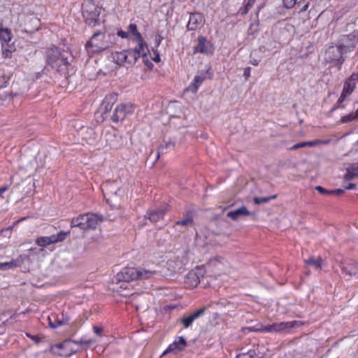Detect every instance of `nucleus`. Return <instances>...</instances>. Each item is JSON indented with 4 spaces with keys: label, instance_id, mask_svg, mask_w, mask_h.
<instances>
[{
    "label": "nucleus",
    "instance_id": "9d476101",
    "mask_svg": "<svg viewBox=\"0 0 358 358\" xmlns=\"http://www.w3.org/2000/svg\"><path fill=\"white\" fill-rule=\"evenodd\" d=\"M70 231H60L59 233L52 234L50 236H40L36 239L35 243L39 247H48L51 244L64 241L68 236L70 235Z\"/></svg>",
    "mask_w": 358,
    "mask_h": 358
},
{
    "label": "nucleus",
    "instance_id": "0eeeda50",
    "mask_svg": "<svg viewBox=\"0 0 358 358\" xmlns=\"http://www.w3.org/2000/svg\"><path fill=\"white\" fill-rule=\"evenodd\" d=\"M135 52L130 49L124 50L120 52H115L111 54L113 61L119 66H130L134 65L136 60Z\"/></svg>",
    "mask_w": 358,
    "mask_h": 358
},
{
    "label": "nucleus",
    "instance_id": "c9c22d12",
    "mask_svg": "<svg viewBox=\"0 0 358 358\" xmlns=\"http://www.w3.org/2000/svg\"><path fill=\"white\" fill-rule=\"evenodd\" d=\"M193 223V218L189 216L185 219L176 222V225L187 226Z\"/></svg>",
    "mask_w": 358,
    "mask_h": 358
},
{
    "label": "nucleus",
    "instance_id": "393cba45",
    "mask_svg": "<svg viewBox=\"0 0 358 358\" xmlns=\"http://www.w3.org/2000/svg\"><path fill=\"white\" fill-rule=\"evenodd\" d=\"M330 142L329 140H315L310 141L301 142L299 143L294 144L291 149L296 150L300 148H303L306 146L313 147L320 144H328Z\"/></svg>",
    "mask_w": 358,
    "mask_h": 358
},
{
    "label": "nucleus",
    "instance_id": "5fc2aeb1",
    "mask_svg": "<svg viewBox=\"0 0 358 358\" xmlns=\"http://www.w3.org/2000/svg\"><path fill=\"white\" fill-rule=\"evenodd\" d=\"M26 219H27V217H22V218H20V220H17V221L14 223V224H17L18 223H20V222H22L23 220H25Z\"/></svg>",
    "mask_w": 358,
    "mask_h": 358
},
{
    "label": "nucleus",
    "instance_id": "6e6552de",
    "mask_svg": "<svg viewBox=\"0 0 358 358\" xmlns=\"http://www.w3.org/2000/svg\"><path fill=\"white\" fill-rule=\"evenodd\" d=\"M358 44V30L349 34L341 35L338 41V45L345 53L352 52Z\"/></svg>",
    "mask_w": 358,
    "mask_h": 358
},
{
    "label": "nucleus",
    "instance_id": "09e8293b",
    "mask_svg": "<svg viewBox=\"0 0 358 358\" xmlns=\"http://www.w3.org/2000/svg\"><path fill=\"white\" fill-rule=\"evenodd\" d=\"M152 60L155 62H160V56L158 52H155V57L152 58Z\"/></svg>",
    "mask_w": 358,
    "mask_h": 358
},
{
    "label": "nucleus",
    "instance_id": "bb28decb",
    "mask_svg": "<svg viewBox=\"0 0 358 358\" xmlns=\"http://www.w3.org/2000/svg\"><path fill=\"white\" fill-rule=\"evenodd\" d=\"M342 271L350 276H355L358 275V264L351 261L347 266L342 267Z\"/></svg>",
    "mask_w": 358,
    "mask_h": 358
},
{
    "label": "nucleus",
    "instance_id": "473e14b6",
    "mask_svg": "<svg viewBox=\"0 0 358 358\" xmlns=\"http://www.w3.org/2000/svg\"><path fill=\"white\" fill-rule=\"evenodd\" d=\"M305 0H282L283 6L286 8H292L295 5L303 3Z\"/></svg>",
    "mask_w": 358,
    "mask_h": 358
},
{
    "label": "nucleus",
    "instance_id": "4c0bfd02",
    "mask_svg": "<svg viewBox=\"0 0 358 358\" xmlns=\"http://www.w3.org/2000/svg\"><path fill=\"white\" fill-rule=\"evenodd\" d=\"M117 35L122 38H128L129 37L130 35L132 36V34H131V32L129 31V30L128 29V31H124L123 30H119L117 32Z\"/></svg>",
    "mask_w": 358,
    "mask_h": 358
},
{
    "label": "nucleus",
    "instance_id": "5701e85b",
    "mask_svg": "<svg viewBox=\"0 0 358 358\" xmlns=\"http://www.w3.org/2000/svg\"><path fill=\"white\" fill-rule=\"evenodd\" d=\"M16 50L14 43H3L1 44L2 57L5 59L11 58L13 52Z\"/></svg>",
    "mask_w": 358,
    "mask_h": 358
},
{
    "label": "nucleus",
    "instance_id": "58836bf2",
    "mask_svg": "<svg viewBox=\"0 0 358 358\" xmlns=\"http://www.w3.org/2000/svg\"><path fill=\"white\" fill-rule=\"evenodd\" d=\"M25 335L27 337L31 339L36 343H39L41 341V338L40 336H38V335H32L29 333H26Z\"/></svg>",
    "mask_w": 358,
    "mask_h": 358
},
{
    "label": "nucleus",
    "instance_id": "1a4fd4ad",
    "mask_svg": "<svg viewBox=\"0 0 358 358\" xmlns=\"http://www.w3.org/2000/svg\"><path fill=\"white\" fill-rule=\"evenodd\" d=\"M358 83V73L353 72L343 83L341 94L337 100V103H343L345 99L350 96L355 91Z\"/></svg>",
    "mask_w": 358,
    "mask_h": 358
},
{
    "label": "nucleus",
    "instance_id": "864d4df0",
    "mask_svg": "<svg viewBox=\"0 0 358 358\" xmlns=\"http://www.w3.org/2000/svg\"><path fill=\"white\" fill-rule=\"evenodd\" d=\"M250 63L254 66H257L259 64V61L257 59H253Z\"/></svg>",
    "mask_w": 358,
    "mask_h": 358
},
{
    "label": "nucleus",
    "instance_id": "f3484780",
    "mask_svg": "<svg viewBox=\"0 0 358 358\" xmlns=\"http://www.w3.org/2000/svg\"><path fill=\"white\" fill-rule=\"evenodd\" d=\"M206 308H202L199 310H196L194 313H191L188 316L183 317L180 318V322L182 324L184 328H189L193 323V322L202 315L205 312Z\"/></svg>",
    "mask_w": 358,
    "mask_h": 358
},
{
    "label": "nucleus",
    "instance_id": "c756f323",
    "mask_svg": "<svg viewBox=\"0 0 358 358\" xmlns=\"http://www.w3.org/2000/svg\"><path fill=\"white\" fill-rule=\"evenodd\" d=\"M304 263L307 265H311L315 269L318 270L322 268L323 260L321 257L314 258L313 257H310L305 259Z\"/></svg>",
    "mask_w": 358,
    "mask_h": 358
},
{
    "label": "nucleus",
    "instance_id": "4468645a",
    "mask_svg": "<svg viewBox=\"0 0 358 358\" xmlns=\"http://www.w3.org/2000/svg\"><path fill=\"white\" fill-rule=\"evenodd\" d=\"M169 210V206L168 205H164L155 208H150L147 211L145 218H148L151 222H157L164 219Z\"/></svg>",
    "mask_w": 358,
    "mask_h": 358
},
{
    "label": "nucleus",
    "instance_id": "dca6fc26",
    "mask_svg": "<svg viewBox=\"0 0 358 358\" xmlns=\"http://www.w3.org/2000/svg\"><path fill=\"white\" fill-rule=\"evenodd\" d=\"M204 21L202 14L199 13H192L189 16L187 27L189 30H196L202 27Z\"/></svg>",
    "mask_w": 358,
    "mask_h": 358
},
{
    "label": "nucleus",
    "instance_id": "13d9d810",
    "mask_svg": "<svg viewBox=\"0 0 358 358\" xmlns=\"http://www.w3.org/2000/svg\"><path fill=\"white\" fill-rule=\"evenodd\" d=\"M70 355H71V353L64 354V356H69Z\"/></svg>",
    "mask_w": 358,
    "mask_h": 358
},
{
    "label": "nucleus",
    "instance_id": "de8ad7c7",
    "mask_svg": "<svg viewBox=\"0 0 358 358\" xmlns=\"http://www.w3.org/2000/svg\"><path fill=\"white\" fill-rule=\"evenodd\" d=\"M243 76L245 78H248L250 76V67H246L244 69Z\"/></svg>",
    "mask_w": 358,
    "mask_h": 358
},
{
    "label": "nucleus",
    "instance_id": "9b49d317",
    "mask_svg": "<svg viewBox=\"0 0 358 358\" xmlns=\"http://www.w3.org/2000/svg\"><path fill=\"white\" fill-rule=\"evenodd\" d=\"M134 109L135 106L132 103H120L115 108L111 120L115 123L122 122L127 115L134 112Z\"/></svg>",
    "mask_w": 358,
    "mask_h": 358
},
{
    "label": "nucleus",
    "instance_id": "79ce46f5",
    "mask_svg": "<svg viewBox=\"0 0 358 358\" xmlns=\"http://www.w3.org/2000/svg\"><path fill=\"white\" fill-rule=\"evenodd\" d=\"M93 330L96 335L101 336L103 331V328L102 327H99V326H94Z\"/></svg>",
    "mask_w": 358,
    "mask_h": 358
},
{
    "label": "nucleus",
    "instance_id": "6ab92c4d",
    "mask_svg": "<svg viewBox=\"0 0 358 358\" xmlns=\"http://www.w3.org/2000/svg\"><path fill=\"white\" fill-rule=\"evenodd\" d=\"M255 331L262 332V333H267V332H282L283 327L282 322H275L271 324H268L266 326H262L259 329H256L254 330Z\"/></svg>",
    "mask_w": 358,
    "mask_h": 358
},
{
    "label": "nucleus",
    "instance_id": "a18cd8bd",
    "mask_svg": "<svg viewBox=\"0 0 358 358\" xmlns=\"http://www.w3.org/2000/svg\"><path fill=\"white\" fill-rule=\"evenodd\" d=\"M10 188V185H5L2 187H0V197L2 196V194L6 192L7 190H8V189Z\"/></svg>",
    "mask_w": 358,
    "mask_h": 358
},
{
    "label": "nucleus",
    "instance_id": "c03bdc74",
    "mask_svg": "<svg viewBox=\"0 0 358 358\" xmlns=\"http://www.w3.org/2000/svg\"><path fill=\"white\" fill-rule=\"evenodd\" d=\"M345 108V104H343V103H337V102H336V104L333 106L332 110H336L338 108L344 109Z\"/></svg>",
    "mask_w": 358,
    "mask_h": 358
},
{
    "label": "nucleus",
    "instance_id": "c85d7f7f",
    "mask_svg": "<svg viewBox=\"0 0 358 358\" xmlns=\"http://www.w3.org/2000/svg\"><path fill=\"white\" fill-rule=\"evenodd\" d=\"M13 38L11 31L7 28H3L0 24V40L1 44L3 43L10 42Z\"/></svg>",
    "mask_w": 358,
    "mask_h": 358
},
{
    "label": "nucleus",
    "instance_id": "f257e3e1",
    "mask_svg": "<svg viewBox=\"0 0 358 358\" xmlns=\"http://www.w3.org/2000/svg\"><path fill=\"white\" fill-rule=\"evenodd\" d=\"M115 36L105 31L94 33L86 43L85 48L89 55L92 56L106 50L115 43Z\"/></svg>",
    "mask_w": 358,
    "mask_h": 358
},
{
    "label": "nucleus",
    "instance_id": "7ed1b4c3",
    "mask_svg": "<svg viewBox=\"0 0 358 358\" xmlns=\"http://www.w3.org/2000/svg\"><path fill=\"white\" fill-rule=\"evenodd\" d=\"M156 273L155 271L134 267L123 268L117 273L116 278L120 282H131L137 280L148 279Z\"/></svg>",
    "mask_w": 358,
    "mask_h": 358
},
{
    "label": "nucleus",
    "instance_id": "72a5a7b5",
    "mask_svg": "<svg viewBox=\"0 0 358 358\" xmlns=\"http://www.w3.org/2000/svg\"><path fill=\"white\" fill-rule=\"evenodd\" d=\"M277 197L276 194L268 197H255L253 201L255 204H260L262 203H267L271 199H275Z\"/></svg>",
    "mask_w": 358,
    "mask_h": 358
},
{
    "label": "nucleus",
    "instance_id": "423d86ee",
    "mask_svg": "<svg viewBox=\"0 0 358 358\" xmlns=\"http://www.w3.org/2000/svg\"><path fill=\"white\" fill-rule=\"evenodd\" d=\"M345 54L337 45L336 46H329L325 51L324 59L327 62L332 64L334 66L341 69L342 64L345 62L343 55Z\"/></svg>",
    "mask_w": 358,
    "mask_h": 358
},
{
    "label": "nucleus",
    "instance_id": "aec40b11",
    "mask_svg": "<svg viewBox=\"0 0 358 358\" xmlns=\"http://www.w3.org/2000/svg\"><path fill=\"white\" fill-rule=\"evenodd\" d=\"M257 349L258 347L255 345L248 350L241 348V352L236 355V358H259Z\"/></svg>",
    "mask_w": 358,
    "mask_h": 358
},
{
    "label": "nucleus",
    "instance_id": "603ef678",
    "mask_svg": "<svg viewBox=\"0 0 358 358\" xmlns=\"http://www.w3.org/2000/svg\"><path fill=\"white\" fill-rule=\"evenodd\" d=\"M355 185L353 183H350L347 187H345V189H352L355 188Z\"/></svg>",
    "mask_w": 358,
    "mask_h": 358
},
{
    "label": "nucleus",
    "instance_id": "8fccbe9b",
    "mask_svg": "<svg viewBox=\"0 0 358 358\" xmlns=\"http://www.w3.org/2000/svg\"><path fill=\"white\" fill-rule=\"evenodd\" d=\"M309 6V3L308 2H306L303 6V7L300 9V11L299 12H304L306 11L308 8Z\"/></svg>",
    "mask_w": 358,
    "mask_h": 358
},
{
    "label": "nucleus",
    "instance_id": "a19ab883",
    "mask_svg": "<svg viewBox=\"0 0 358 358\" xmlns=\"http://www.w3.org/2000/svg\"><path fill=\"white\" fill-rule=\"evenodd\" d=\"M255 2V0H248V2L245 6V10L243 14H246L248 10L252 7Z\"/></svg>",
    "mask_w": 358,
    "mask_h": 358
},
{
    "label": "nucleus",
    "instance_id": "e433bc0d",
    "mask_svg": "<svg viewBox=\"0 0 358 358\" xmlns=\"http://www.w3.org/2000/svg\"><path fill=\"white\" fill-rule=\"evenodd\" d=\"M187 278L188 279H189V278L192 279V287H196L200 282L199 278L198 276H196V275L195 273H189V275L187 276Z\"/></svg>",
    "mask_w": 358,
    "mask_h": 358
},
{
    "label": "nucleus",
    "instance_id": "4be33fe9",
    "mask_svg": "<svg viewBox=\"0 0 358 358\" xmlns=\"http://www.w3.org/2000/svg\"><path fill=\"white\" fill-rule=\"evenodd\" d=\"M206 77L196 75L194 76L193 81L189 84L188 87L186 89L187 91H190L192 93L195 94L198 92L199 88L205 80Z\"/></svg>",
    "mask_w": 358,
    "mask_h": 358
},
{
    "label": "nucleus",
    "instance_id": "39448f33",
    "mask_svg": "<svg viewBox=\"0 0 358 358\" xmlns=\"http://www.w3.org/2000/svg\"><path fill=\"white\" fill-rule=\"evenodd\" d=\"M129 30L132 34V41L136 43L135 48H130V50L135 52V59L137 61L140 57H146L149 52V49L141 34L138 31L136 24L131 23L129 25Z\"/></svg>",
    "mask_w": 358,
    "mask_h": 358
},
{
    "label": "nucleus",
    "instance_id": "b1692460",
    "mask_svg": "<svg viewBox=\"0 0 358 358\" xmlns=\"http://www.w3.org/2000/svg\"><path fill=\"white\" fill-rule=\"evenodd\" d=\"M250 213L248 210L245 206H242L235 210L229 211L227 213V216L233 220H236L240 216H248Z\"/></svg>",
    "mask_w": 358,
    "mask_h": 358
},
{
    "label": "nucleus",
    "instance_id": "f8f14e48",
    "mask_svg": "<svg viewBox=\"0 0 358 358\" xmlns=\"http://www.w3.org/2000/svg\"><path fill=\"white\" fill-rule=\"evenodd\" d=\"M229 265V262L221 256H216L210 259L203 265L206 268L216 275H220L224 271L226 266Z\"/></svg>",
    "mask_w": 358,
    "mask_h": 358
},
{
    "label": "nucleus",
    "instance_id": "412c9836",
    "mask_svg": "<svg viewBox=\"0 0 358 358\" xmlns=\"http://www.w3.org/2000/svg\"><path fill=\"white\" fill-rule=\"evenodd\" d=\"M24 263V258L20 255L16 259H12L8 262H0V270H8L20 266Z\"/></svg>",
    "mask_w": 358,
    "mask_h": 358
},
{
    "label": "nucleus",
    "instance_id": "49530a36",
    "mask_svg": "<svg viewBox=\"0 0 358 358\" xmlns=\"http://www.w3.org/2000/svg\"><path fill=\"white\" fill-rule=\"evenodd\" d=\"M344 192H345V190L343 189H336L331 190V194L341 195L342 194L344 193Z\"/></svg>",
    "mask_w": 358,
    "mask_h": 358
},
{
    "label": "nucleus",
    "instance_id": "f03ea898",
    "mask_svg": "<svg viewBox=\"0 0 358 358\" xmlns=\"http://www.w3.org/2000/svg\"><path fill=\"white\" fill-rule=\"evenodd\" d=\"M45 61L52 69L64 74L68 73L69 67L71 65L68 58L59 48L56 47L49 48L46 51Z\"/></svg>",
    "mask_w": 358,
    "mask_h": 358
},
{
    "label": "nucleus",
    "instance_id": "4d7b16f0",
    "mask_svg": "<svg viewBox=\"0 0 358 358\" xmlns=\"http://www.w3.org/2000/svg\"><path fill=\"white\" fill-rule=\"evenodd\" d=\"M355 116H356L357 119L358 120V108L355 111Z\"/></svg>",
    "mask_w": 358,
    "mask_h": 358
},
{
    "label": "nucleus",
    "instance_id": "2eb2a0df",
    "mask_svg": "<svg viewBox=\"0 0 358 358\" xmlns=\"http://www.w3.org/2000/svg\"><path fill=\"white\" fill-rule=\"evenodd\" d=\"M178 341H174L170 344L168 348L164 351L162 356H164L168 353H173L176 355L182 352L187 346V341L182 336H179Z\"/></svg>",
    "mask_w": 358,
    "mask_h": 358
},
{
    "label": "nucleus",
    "instance_id": "ddd939ff",
    "mask_svg": "<svg viewBox=\"0 0 358 358\" xmlns=\"http://www.w3.org/2000/svg\"><path fill=\"white\" fill-rule=\"evenodd\" d=\"M99 9L93 3L86 5L83 15L85 22L90 26H95L99 21Z\"/></svg>",
    "mask_w": 358,
    "mask_h": 358
},
{
    "label": "nucleus",
    "instance_id": "37998d69",
    "mask_svg": "<svg viewBox=\"0 0 358 358\" xmlns=\"http://www.w3.org/2000/svg\"><path fill=\"white\" fill-rule=\"evenodd\" d=\"M163 39H164V37L160 34H157L155 36V43L156 47H158L160 45V43H162Z\"/></svg>",
    "mask_w": 358,
    "mask_h": 358
},
{
    "label": "nucleus",
    "instance_id": "cd10ccee",
    "mask_svg": "<svg viewBox=\"0 0 358 358\" xmlns=\"http://www.w3.org/2000/svg\"><path fill=\"white\" fill-rule=\"evenodd\" d=\"M116 101H117V94H110L107 95L104 98L103 101V104L105 105V112L110 111L112 109L113 106L116 102Z\"/></svg>",
    "mask_w": 358,
    "mask_h": 358
},
{
    "label": "nucleus",
    "instance_id": "ea45409f",
    "mask_svg": "<svg viewBox=\"0 0 358 358\" xmlns=\"http://www.w3.org/2000/svg\"><path fill=\"white\" fill-rule=\"evenodd\" d=\"M315 189L321 194H331V190H328L322 186H316Z\"/></svg>",
    "mask_w": 358,
    "mask_h": 358
},
{
    "label": "nucleus",
    "instance_id": "a878e982",
    "mask_svg": "<svg viewBox=\"0 0 358 358\" xmlns=\"http://www.w3.org/2000/svg\"><path fill=\"white\" fill-rule=\"evenodd\" d=\"M208 41L206 38L203 36L198 37V43L196 46L194 48L195 52H201V53H208Z\"/></svg>",
    "mask_w": 358,
    "mask_h": 358
},
{
    "label": "nucleus",
    "instance_id": "20e7f679",
    "mask_svg": "<svg viewBox=\"0 0 358 358\" xmlns=\"http://www.w3.org/2000/svg\"><path fill=\"white\" fill-rule=\"evenodd\" d=\"M103 221V217L95 213L81 214L71 219V228L78 227L83 230L94 229Z\"/></svg>",
    "mask_w": 358,
    "mask_h": 358
},
{
    "label": "nucleus",
    "instance_id": "7c9ffc66",
    "mask_svg": "<svg viewBox=\"0 0 358 358\" xmlns=\"http://www.w3.org/2000/svg\"><path fill=\"white\" fill-rule=\"evenodd\" d=\"M303 323L301 321L293 320L290 322H282L283 331H287L291 329L299 327Z\"/></svg>",
    "mask_w": 358,
    "mask_h": 358
},
{
    "label": "nucleus",
    "instance_id": "a211bd4d",
    "mask_svg": "<svg viewBox=\"0 0 358 358\" xmlns=\"http://www.w3.org/2000/svg\"><path fill=\"white\" fill-rule=\"evenodd\" d=\"M61 318H59V315L55 313L51 314L48 318L49 326L51 328L55 329L62 325L66 324L69 322V319H64L63 314H61Z\"/></svg>",
    "mask_w": 358,
    "mask_h": 358
},
{
    "label": "nucleus",
    "instance_id": "f704fd0d",
    "mask_svg": "<svg viewBox=\"0 0 358 358\" xmlns=\"http://www.w3.org/2000/svg\"><path fill=\"white\" fill-rule=\"evenodd\" d=\"M358 175V169H347L345 178L347 180H351Z\"/></svg>",
    "mask_w": 358,
    "mask_h": 358
},
{
    "label": "nucleus",
    "instance_id": "6e6d98bb",
    "mask_svg": "<svg viewBox=\"0 0 358 358\" xmlns=\"http://www.w3.org/2000/svg\"><path fill=\"white\" fill-rule=\"evenodd\" d=\"M145 64L149 66V67H151L153 66V64H152V62L148 61V62L145 63Z\"/></svg>",
    "mask_w": 358,
    "mask_h": 358
},
{
    "label": "nucleus",
    "instance_id": "2f4dec72",
    "mask_svg": "<svg viewBox=\"0 0 358 358\" xmlns=\"http://www.w3.org/2000/svg\"><path fill=\"white\" fill-rule=\"evenodd\" d=\"M357 120H358L357 119L355 113H352L342 116L340 120L338 121V124H345Z\"/></svg>",
    "mask_w": 358,
    "mask_h": 358
},
{
    "label": "nucleus",
    "instance_id": "3c124183",
    "mask_svg": "<svg viewBox=\"0 0 358 358\" xmlns=\"http://www.w3.org/2000/svg\"><path fill=\"white\" fill-rule=\"evenodd\" d=\"M69 344H70V343H69V342H68V341H65V342H64L63 343L60 344V345H59V348H64L67 347Z\"/></svg>",
    "mask_w": 358,
    "mask_h": 358
}]
</instances>
